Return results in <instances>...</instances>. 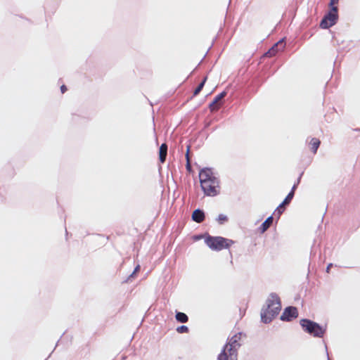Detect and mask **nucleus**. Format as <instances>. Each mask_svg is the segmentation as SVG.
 <instances>
[{
    "label": "nucleus",
    "instance_id": "nucleus-1",
    "mask_svg": "<svg viewBox=\"0 0 360 360\" xmlns=\"http://www.w3.org/2000/svg\"><path fill=\"white\" fill-rule=\"evenodd\" d=\"M200 186L205 195L216 196L219 193V179L211 168H203L199 172Z\"/></svg>",
    "mask_w": 360,
    "mask_h": 360
},
{
    "label": "nucleus",
    "instance_id": "nucleus-2",
    "mask_svg": "<svg viewBox=\"0 0 360 360\" xmlns=\"http://www.w3.org/2000/svg\"><path fill=\"white\" fill-rule=\"evenodd\" d=\"M245 335L239 332L227 339L226 345L217 357V360H237L238 351L242 345Z\"/></svg>",
    "mask_w": 360,
    "mask_h": 360
},
{
    "label": "nucleus",
    "instance_id": "nucleus-3",
    "mask_svg": "<svg viewBox=\"0 0 360 360\" xmlns=\"http://www.w3.org/2000/svg\"><path fill=\"white\" fill-rule=\"evenodd\" d=\"M281 304L277 294L272 292L266 300V307L261 311V319L264 323H270L280 312Z\"/></svg>",
    "mask_w": 360,
    "mask_h": 360
},
{
    "label": "nucleus",
    "instance_id": "nucleus-4",
    "mask_svg": "<svg viewBox=\"0 0 360 360\" xmlns=\"http://www.w3.org/2000/svg\"><path fill=\"white\" fill-rule=\"evenodd\" d=\"M300 323L304 331L314 338H323L326 332V326H322L309 319H301Z\"/></svg>",
    "mask_w": 360,
    "mask_h": 360
},
{
    "label": "nucleus",
    "instance_id": "nucleus-5",
    "mask_svg": "<svg viewBox=\"0 0 360 360\" xmlns=\"http://www.w3.org/2000/svg\"><path fill=\"white\" fill-rule=\"evenodd\" d=\"M205 242L210 249L217 251L228 248L233 243L231 240L220 236H208L205 238Z\"/></svg>",
    "mask_w": 360,
    "mask_h": 360
},
{
    "label": "nucleus",
    "instance_id": "nucleus-6",
    "mask_svg": "<svg viewBox=\"0 0 360 360\" xmlns=\"http://www.w3.org/2000/svg\"><path fill=\"white\" fill-rule=\"evenodd\" d=\"M338 7L332 6L330 10L324 15L320 22V27L322 29H328L333 26L338 21Z\"/></svg>",
    "mask_w": 360,
    "mask_h": 360
},
{
    "label": "nucleus",
    "instance_id": "nucleus-7",
    "mask_svg": "<svg viewBox=\"0 0 360 360\" xmlns=\"http://www.w3.org/2000/svg\"><path fill=\"white\" fill-rule=\"evenodd\" d=\"M297 316V309L295 307H288L285 309L283 314L281 316L282 321H290L292 318Z\"/></svg>",
    "mask_w": 360,
    "mask_h": 360
},
{
    "label": "nucleus",
    "instance_id": "nucleus-8",
    "mask_svg": "<svg viewBox=\"0 0 360 360\" xmlns=\"http://www.w3.org/2000/svg\"><path fill=\"white\" fill-rule=\"evenodd\" d=\"M294 194L293 192H290L288 195L285 197L284 200L278 205V207L276 208V210L274 212V214H277L279 217L280 215L284 211V206L285 205H288L292 199L293 198Z\"/></svg>",
    "mask_w": 360,
    "mask_h": 360
},
{
    "label": "nucleus",
    "instance_id": "nucleus-9",
    "mask_svg": "<svg viewBox=\"0 0 360 360\" xmlns=\"http://www.w3.org/2000/svg\"><path fill=\"white\" fill-rule=\"evenodd\" d=\"M284 48V41L283 39H281L276 44H275L271 49L269 50L268 52L266 53V55L271 57L274 56L278 51L283 50Z\"/></svg>",
    "mask_w": 360,
    "mask_h": 360
},
{
    "label": "nucleus",
    "instance_id": "nucleus-10",
    "mask_svg": "<svg viewBox=\"0 0 360 360\" xmlns=\"http://www.w3.org/2000/svg\"><path fill=\"white\" fill-rule=\"evenodd\" d=\"M205 219V214L203 211H202L200 209H197L194 210V212L192 214V219L197 222L200 223L202 222Z\"/></svg>",
    "mask_w": 360,
    "mask_h": 360
},
{
    "label": "nucleus",
    "instance_id": "nucleus-11",
    "mask_svg": "<svg viewBox=\"0 0 360 360\" xmlns=\"http://www.w3.org/2000/svg\"><path fill=\"white\" fill-rule=\"evenodd\" d=\"M167 145L166 143H162L159 150V158L160 161L163 163L167 158Z\"/></svg>",
    "mask_w": 360,
    "mask_h": 360
},
{
    "label": "nucleus",
    "instance_id": "nucleus-12",
    "mask_svg": "<svg viewBox=\"0 0 360 360\" xmlns=\"http://www.w3.org/2000/svg\"><path fill=\"white\" fill-rule=\"evenodd\" d=\"M226 95V91H223L221 94H218L213 101L210 104V108L212 111L217 109V107L216 106V104L221 100Z\"/></svg>",
    "mask_w": 360,
    "mask_h": 360
},
{
    "label": "nucleus",
    "instance_id": "nucleus-13",
    "mask_svg": "<svg viewBox=\"0 0 360 360\" xmlns=\"http://www.w3.org/2000/svg\"><path fill=\"white\" fill-rule=\"evenodd\" d=\"M273 217H269L260 226L259 231L261 233L265 232L271 225L273 222Z\"/></svg>",
    "mask_w": 360,
    "mask_h": 360
},
{
    "label": "nucleus",
    "instance_id": "nucleus-14",
    "mask_svg": "<svg viewBox=\"0 0 360 360\" xmlns=\"http://www.w3.org/2000/svg\"><path fill=\"white\" fill-rule=\"evenodd\" d=\"M176 321L179 323H186L188 321V316L183 312H176L175 315Z\"/></svg>",
    "mask_w": 360,
    "mask_h": 360
},
{
    "label": "nucleus",
    "instance_id": "nucleus-15",
    "mask_svg": "<svg viewBox=\"0 0 360 360\" xmlns=\"http://www.w3.org/2000/svg\"><path fill=\"white\" fill-rule=\"evenodd\" d=\"M320 141L318 139L313 138L311 140L310 145H311V151L315 154L317 152V150L320 146Z\"/></svg>",
    "mask_w": 360,
    "mask_h": 360
},
{
    "label": "nucleus",
    "instance_id": "nucleus-16",
    "mask_svg": "<svg viewBox=\"0 0 360 360\" xmlns=\"http://www.w3.org/2000/svg\"><path fill=\"white\" fill-rule=\"evenodd\" d=\"M206 80H207V77H205L203 80L199 84V85L198 86V87L195 89L194 91V96H196L198 95L200 91L202 89L205 82H206Z\"/></svg>",
    "mask_w": 360,
    "mask_h": 360
},
{
    "label": "nucleus",
    "instance_id": "nucleus-17",
    "mask_svg": "<svg viewBox=\"0 0 360 360\" xmlns=\"http://www.w3.org/2000/svg\"><path fill=\"white\" fill-rule=\"evenodd\" d=\"M217 221L222 224H224V222H226L227 220H228V217L226 215L224 214H220L217 219Z\"/></svg>",
    "mask_w": 360,
    "mask_h": 360
},
{
    "label": "nucleus",
    "instance_id": "nucleus-18",
    "mask_svg": "<svg viewBox=\"0 0 360 360\" xmlns=\"http://www.w3.org/2000/svg\"><path fill=\"white\" fill-rule=\"evenodd\" d=\"M176 331L179 333H188V328L186 326L183 325V326L177 327Z\"/></svg>",
    "mask_w": 360,
    "mask_h": 360
},
{
    "label": "nucleus",
    "instance_id": "nucleus-19",
    "mask_svg": "<svg viewBox=\"0 0 360 360\" xmlns=\"http://www.w3.org/2000/svg\"><path fill=\"white\" fill-rule=\"evenodd\" d=\"M188 153H189V146H188V148H187V151H186V160H187L186 168H187L188 170H190L191 169V165H190V162H189Z\"/></svg>",
    "mask_w": 360,
    "mask_h": 360
},
{
    "label": "nucleus",
    "instance_id": "nucleus-20",
    "mask_svg": "<svg viewBox=\"0 0 360 360\" xmlns=\"http://www.w3.org/2000/svg\"><path fill=\"white\" fill-rule=\"evenodd\" d=\"M140 269V266L138 264L135 268L134 271L129 275V276L127 278V281H129L131 278L134 276V275L138 272Z\"/></svg>",
    "mask_w": 360,
    "mask_h": 360
},
{
    "label": "nucleus",
    "instance_id": "nucleus-21",
    "mask_svg": "<svg viewBox=\"0 0 360 360\" xmlns=\"http://www.w3.org/2000/svg\"><path fill=\"white\" fill-rule=\"evenodd\" d=\"M300 176L297 179V184H294V186H292V189L290 191V192H293V194H295V190L296 189L297 185L300 183Z\"/></svg>",
    "mask_w": 360,
    "mask_h": 360
},
{
    "label": "nucleus",
    "instance_id": "nucleus-22",
    "mask_svg": "<svg viewBox=\"0 0 360 360\" xmlns=\"http://www.w3.org/2000/svg\"><path fill=\"white\" fill-rule=\"evenodd\" d=\"M60 91L63 94H64L67 91V88L65 85H62L60 86Z\"/></svg>",
    "mask_w": 360,
    "mask_h": 360
},
{
    "label": "nucleus",
    "instance_id": "nucleus-23",
    "mask_svg": "<svg viewBox=\"0 0 360 360\" xmlns=\"http://www.w3.org/2000/svg\"><path fill=\"white\" fill-rule=\"evenodd\" d=\"M338 2V0H330V6L332 7V6H335L334 4H337Z\"/></svg>",
    "mask_w": 360,
    "mask_h": 360
},
{
    "label": "nucleus",
    "instance_id": "nucleus-24",
    "mask_svg": "<svg viewBox=\"0 0 360 360\" xmlns=\"http://www.w3.org/2000/svg\"><path fill=\"white\" fill-rule=\"evenodd\" d=\"M333 266L332 264H329L326 268V271L328 273L329 272V270H330V268Z\"/></svg>",
    "mask_w": 360,
    "mask_h": 360
}]
</instances>
